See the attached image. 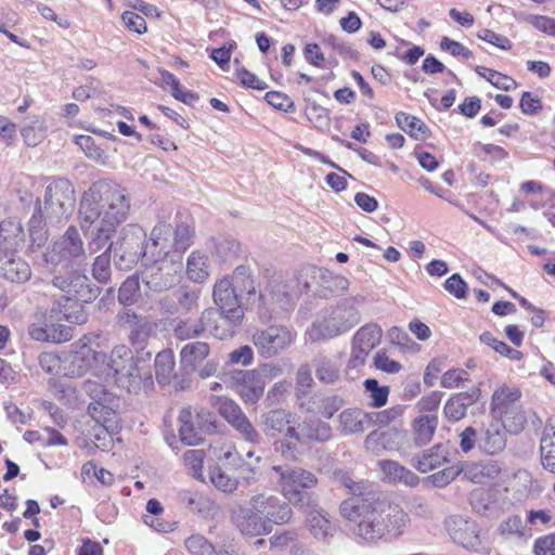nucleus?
<instances>
[{
  "mask_svg": "<svg viewBox=\"0 0 555 555\" xmlns=\"http://www.w3.org/2000/svg\"><path fill=\"white\" fill-rule=\"evenodd\" d=\"M131 210L128 190L113 180L93 182L80 196L77 210L78 224L83 233L91 231L88 248L90 254L104 247L112 250L115 263L121 270H129L143 260L146 232L134 223L124 225L116 241L113 235L124 223Z\"/></svg>",
  "mask_w": 555,
  "mask_h": 555,
  "instance_id": "1",
  "label": "nucleus"
},
{
  "mask_svg": "<svg viewBox=\"0 0 555 555\" xmlns=\"http://www.w3.org/2000/svg\"><path fill=\"white\" fill-rule=\"evenodd\" d=\"M348 487L352 495L341 503L340 512L354 535L375 541L403 533L409 517L402 508L382 501L372 487L359 482Z\"/></svg>",
  "mask_w": 555,
  "mask_h": 555,
  "instance_id": "2",
  "label": "nucleus"
},
{
  "mask_svg": "<svg viewBox=\"0 0 555 555\" xmlns=\"http://www.w3.org/2000/svg\"><path fill=\"white\" fill-rule=\"evenodd\" d=\"M293 509L287 501L268 493H257L248 501V506L233 504L230 518L235 527L246 535L257 537L271 532L272 525L287 524Z\"/></svg>",
  "mask_w": 555,
  "mask_h": 555,
  "instance_id": "3",
  "label": "nucleus"
},
{
  "mask_svg": "<svg viewBox=\"0 0 555 555\" xmlns=\"http://www.w3.org/2000/svg\"><path fill=\"white\" fill-rule=\"evenodd\" d=\"M195 236L194 221L190 216L176 220L175 224L160 221L150 234L151 243L146 245L143 256L157 259H180L191 247Z\"/></svg>",
  "mask_w": 555,
  "mask_h": 555,
  "instance_id": "4",
  "label": "nucleus"
},
{
  "mask_svg": "<svg viewBox=\"0 0 555 555\" xmlns=\"http://www.w3.org/2000/svg\"><path fill=\"white\" fill-rule=\"evenodd\" d=\"M107 375H112L116 385L128 392L138 393L145 383H152V375L143 362L133 357L125 345L113 348L106 363Z\"/></svg>",
  "mask_w": 555,
  "mask_h": 555,
  "instance_id": "5",
  "label": "nucleus"
},
{
  "mask_svg": "<svg viewBox=\"0 0 555 555\" xmlns=\"http://www.w3.org/2000/svg\"><path fill=\"white\" fill-rule=\"evenodd\" d=\"M272 470L276 474L279 491L289 504L310 505L313 499L306 490L317 486L314 474L301 467L281 465L273 466Z\"/></svg>",
  "mask_w": 555,
  "mask_h": 555,
  "instance_id": "6",
  "label": "nucleus"
},
{
  "mask_svg": "<svg viewBox=\"0 0 555 555\" xmlns=\"http://www.w3.org/2000/svg\"><path fill=\"white\" fill-rule=\"evenodd\" d=\"M42 208L50 224L68 221L76 204L74 184L66 178H56L48 183L43 194Z\"/></svg>",
  "mask_w": 555,
  "mask_h": 555,
  "instance_id": "7",
  "label": "nucleus"
},
{
  "mask_svg": "<svg viewBox=\"0 0 555 555\" xmlns=\"http://www.w3.org/2000/svg\"><path fill=\"white\" fill-rule=\"evenodd\" d=\"M212 299L220 311V317L227 323V327L220 328L216 325L209 330L210 333L219 339L232 337L234 328L244 317V311L242 308L243 302L228 281V276H223L215 283Z\"/></svg>",
  "mask_w": 555,
  "mask_h": 555,
  "instance_id": "8",
  "label": "nucleus"
},
{
  "mask_svg": "<svg viewBox=\"0 0 555 555\" xmlns=\"http://www.w3.org/2000/svg\"><path fill=\"white\" fill-rule=\"evenodd\" d=\"M181 271L180 259H157L152 256H143L140 274L142 282L151 291L163 292L179 283Z\"/></svg>",
  "mask_w": 555,
  "mask_h": 555,
  "instance_id": "9",
  "label": "nucleus"
},
{
  "mask_svg": "<svg viewBox=\"0 0 555 555\" xmlns=\"http://www.w3.org/2000/svg\"><path fill=\"white\" fill-rule=\"evenodd\" d=\"M296 334L284 325H270L257 330L251 341L260 357L270 359L279 356L295 341Z\"/></svg>",
  "mask_w": 555,
  "mask_h": 555,
  "instance_id": "10",
  "label": "nucleus"
},
{
  "mask_svg": "<svg viewBox=\"0 0 555 555\" xmlns=\"http://www.w3.org/2000/svg\"><path fill=\"white\" fill-rule=\"evenodd\" d=\"M400 414V408H392L382 413H366L361 409L349 408L338 415L337 429L343 435L361 434L370 428L376 420L380 423H389Z\"/></svg>",
  "mask_w": 555,
  "mask_h": 555,
  "instance_id": "11",
  "label": "nucleus"
},
{
  "mask_svg": "<svg viewBox=\"0 0 555 555\" xmlns=\"http://www.w3.org/2000/svg\"><path fill=\"white\" fill-rule=\"evenodd\" d=\"M210 346L206 341H191L180 350L181 367L186 373L197 372L202 378L216 374L218 363L209 359Z\"/></svg>",
  "mask_w": 555,
  "mask_h": 555,
  "instance_id": "12",
  "label": "nucleus"
},
{
  "mask_svg": "<svg viewBox=\"0 0 555 555\" xmlns=\"http://www.w3.org/2000/svg\"><path fill=\"white\" fill-rule=\"evenodd\" d=\"M212 404L224 420L234 427L245 441L259 444L262 440L260 434L253 426L241 406L232 399L218 397Z\"/></svg>",
  "mask_w": 555,
  "mask_h": 555,
  "instance_id": "13",
  "label": "nucleus"
},
{
  "mask_svg": "<svg viewBox=\"0 0 555 555\" xmlns=\"http://www.w3.org/2000/svg\"><path fill=\"white\" fill-rule=\"evenodd\" d=\"M80 339L74 346V350L69 356V373L72 375L81 376L88 371H102L106 367L108 356L106 353L94 350L88 343Z\"/></svg>",
  "mask_w": 555,
  "mask_h": 555,
  "instance_id": "14",
  "label": "nucleus"
},
{
  "mask_svg": "<svg viewBox=\"0 0 555 555\" xmlns=\"http://www.w3.org/2000/svg\"><path fill=\"white\" fill-rule=\"evenodd\" d=\"M382 334L380 326L374 323L359 328L352 339L349 365L357 367L364 364L370 352L380 343Z\"/></svg>",
  "mask_w": 555,
  "mask_h": 555,
  "instance_id": "15",
  "label": "nucleus"
},
{
  "mask_svg": "<svg viewBox=\"0 0 555 555\" xmlns=\"http://www.w3.org/2000/svg\"><path fill=\"white\" fill-rule=\"evenodd\" d=\"M230 379L232 388L244 403L254 404L263 396L266 387L256 370H235Z\"/></svg>",
  "mask_w": 555,
  "mask_h": 555,
  "instance_id": "16",
  "label": "nucleus"
},
{
  "mask_svg": "<svg viewBox=\"0 0 555 555\" xmlns=\"http://www.w3.org/2000/svg\"><path fill=\"white\" fill-rule=\"evenodd\" d=\"M447 527L452 540L464 548L477 552L482 547L480 529L475 521L456 516L447 521Z\"/></svg>",
  "mask_w": 555,
  "mask_h": 555,
  "instance_id": "17",
  "label": "nucleus"
},
{
  "mask_svg": "<svg viewBox=\"0 0 555 555\" xmlns=\"http://www.w3.org/2000/svg\"><path fill=\"white\" fill-rule=\"evenodd\" d=\"M288 438L301 444L310 442H326L332 438V427L328 423L310 417L304 420L295 428L288 430Z\"/></svg>",
  "mask_w": 555,
  "mask_h": 555,
  "instance_id": "18",
  "label": "nucleus"
},
{
  "mask_svg": "<svg viewBox=\"0 0 555 555\" xmlns=\"http://www.w3.org/2000/svg\"><path fill=\"white\" fill-rule=\"evenodd\" d=\"M33 275L29 263L15 254L0 255V279L12 284H24Z\"/></svg>",
  "mask_w": 555,
  "mask_h": 555,
  "instance_id": "19",
  "label": "nucleus"
},
{
  "mask_svg": "<svg viewBox=\"0 0 555 555\" xmlns=\"http://www.w3.org/2000/svg\"><path fill=\"white\" fill-rule=\"evenodd\" d=\"M83 255V241L79 231L75 225H69L64 235L54 243L51 251V260H54V256H57L61 261L70 260Z\"/></svg>",
  "mask_w": 555,
  "mask_h": 555,
  "instance_id": "20",
  "label": "nucleus"
},
{
  "mask_svg": "<svg viewBox=\"0 0 555 555\" xmlns=\"http://www.w3.org/2000/svg\"><path fill=\"white\" fill-rule=\"evenodd\" d=\"M450 450L447 444L437 443L411 459V465L420 473H428L450 463Z\"/></svg>",
  "mask_w": 555,
  "mask_h": 555,
  "instance_id": "21",
  "label": "nucleus"
},
{
  "mask_svg": "<svg viewBox=\"0 0 555 555\" xmlns=\"http://www.w3.org/2000/svg\"><path fill=\"white\" fill-rule=\"evenodd\" d=\"M521 391L517 387L502 385L498 387L491 397L490 415L496 418L507 412L522 406L520 404Z\"/></svg>",
  "mask_w": 555,
  "mask_h": 555,
  "instance_id": "22",
  "label": "nucleus"
},
{
  "mask_svg": "<svg viewBox=\"0 0 555 555\" xmlns=\"http://www.w3.org/2000/svg\"><path fill=\"white\" fill-rule=\"evenodd\" d=\"M507 435L508 433L492 418L482 429L478 438V448L482 453L488 455L501 454L506 448Z\"/></svg>",
  "mask_w": 555,
  "mask_h": 555,
  "instance_id": "23",
  "label": "nucleus"
},
{
  "mask_svg": "<svg viewBox=\"0 0 555 555\" xmlns=\"http://www.w3.org/2000/svg\"><path fill=\"white\" fill-rule=\"evenodd\" d=\"M306 506L309 508L307 511V525L310 533L319 541L328 542L336 531V527L330 519L328 514L320 508L314 500L310 505Z\"/></svg>",
  "mask_w": 555,
  "mask_h": 555,
  "instance_id": "24",
  "label": "nucleus"
},
{
  "mask_svg": "<svg viewBox=\"0 0 555 555\" xmlns=\"http://www.w3.org/2000/svg\"><path fill=\"white\" fill-rule=\"evenodd\" d=\"M261 425L268 437L284 435L288 438V430L295 428L294 415L285 409H273L262 414Z\"/></svg>",
  "mask_w": 555,
  "mask_h": 555,
  "instance_id": "25",
  "label": "nucleus"
},
{
  "mask_svg": "<svg viewBox=\"0 0 555 555\" xmlns=\"http://www.w3.org/2000/svg\"><path fill=\"white\" fill-rule=\"evenodd\" d=\"M118 322L129 330V339L132 345L142 346L150 335V322L131 310L118 313Z\"/></svg>",
  "mask_w": 555,
  "mask_h": 555,
  "instance_id": "26",
  "label": "nucleus"
},
{
  "mask_svg": "<svg viewBox=\"0 0 555 555\" xmlns=\"http://www.w3.org/2000/svg\"><path fill=\"white\" fill-rule=\"evenodd\" d=\"M439 424L437 414H421L411 423L413 443L418 447L427 446L434 438Z\"/></svg>",
  "mask_w": 555,
  "mask_h": 555,
  "instance_id": "27",
  "label": "nucleus"
},
{
  "mask_svg": "<svg viewBox=\"0 0 555 555\" xmlns=\"http://www.w3.org/2000/svg\"><path fill=\"white\" fill-rule=\"evenodd\" d=\"M378 467L383 474V479L389 482H402L410 487H415L420 482V478L416 474L396 461H378Z\"/></svg>",
  "mask_w": 555,
  "mask_h": 555,
  "instance_id": "28",
  "label": "nucleus"
},
{
  "mask_svg": "<svg viewBox=\"0 0 555 555\" xmlns=\"http://www.w3.org/2000/svg\"><path fill=\"white\" fill-rule=\"evenodd\" d=\"M24 242L25 232L18 218L10 217L0 223V246L17 249Z\"/></svg>",
  "mask_w": 555,
  "mask_h": 555,
  "instance_id": "29",
  "label": "nucleus"
},
{
  "mask_svg": "<svg viewBox=\"0 0 555 555\" xmlns=\"http://www.w3.org/2000/svg\"><path fill=\"white\" fill-rule=\"evenodd\" d=\"M216 314L217 312L214 309H206L202 312L199 320L195 323L180 321L173 330L176 338L180 340H188L201 336L206 331L208 322H210Z\"/></svg>",
  "mask_w": 555,
  "mask_h": 555,
  "instance_id": "30",
  "label": "nucleus"
},
{
  "mask_svg": "<svg viewBox=\"0 0 555 555\" xmlns=\"http://www.w3.org/2000/svg\"><path fill=\"white\" fill-rule=\"evenodd\" d=\"M540 462L542 467L555 474V425L547 422L540 439Z\"/></svg>",
  "mask_w": 555,
  "mask_h": 555,
  "instance_id": "31",
  "label": "nucleus"
},
{
  "mask_svg": "<svg viewBox=\"0 0 555 555\" xmlns=\"http://www.w3.org/2000/svg\"><path fill=\"white\" fill-rule=\"evenodd\" d=\"M179 436L182 442L189 446H196L203 441L202 434L204 430L197 428L194 422V415L192 409L183 408L179 413Z\"/></svg>",
  "mask_w": 555,
  "mask_h": 555,
  "instance_id": "32",
  "label": "nucleus"
},
{
  "mask_svg": "<svg viewBox=\"0 0 555 555\" xmlns=\"http://www.w3.org/2000/svg\"><path fill=\"white\" fill-rule=\"evenodd\" d=\"M42 203L40 198H37L35 205V211L29 219V237L31 244L41 247L48 240V232L44 229L47 224H50L46 212L42 211Z\"/></svg>",
  "mask_w": 555,
  "mask_h": 555,
  "instance_id": "33",
  "label": "nucleus"
},
{
  "mask_svg": "<svg viewBox=\"0 0 555 555\" xmlns=\"http://www.w3.org/2000/svg\"><path fill=\"white\" fill-rule=\"evenodd\" d=\"M99 287L91 285L86 275L74 272L68 300L88 304L94 300L99 296Z\"/></svg>",
  "mask_w": 555,
  "mask_h": 555,
  "instance_id": "34",
  "label": "nucleus"
},
{
  "mask_svg": "<svg viewBox=\"0 0 555 555\" xmlns=\"http://www.w3.org/2000/svg\"><path fill=\"white\" fill-rule=\"evenodd\" d=\"M346 332H348V325L345 323L336 325L330 317H326L320 322H314L307 331L306 335L309 340L319 341L333 338Z\"/></svg>",
  "mask_w": 555,
  "mask_h": 555,
  "instance_id": "35",
  "label": "nucleus"
},
{
  "mask_svg": "<svg viewBox=\"0 0 555 555\" xmlns=\"http://www.w3.org/2000/svg\"><path fill=\"white\" fill-rule=\"evenodd\" d=\"M186 275L194 283H203L209 276L208 257L199 251H192L186 260Z\"/></svg>",
  "mask_w": 555,
  "mask_h": 555,
  "instance_id": "36",
  "label": "nucleus"
},
{
  "mask_svg": "<svg viewBox=\"0 0 555 555\" xmlns=\"http://www.w3.org/2000/svg\"><path fill=\"white\" fill-rule=\"evenodd\" d=\"M227 276L231 286L242 301L245 297L255 294L254 280L247 267L240 266L233 271L231 275Z\"/></svg>",
  "mask_w": 555,
  "mask_h": 555,
  "instance_id": "37",
  "label": "nucleus"
},
{
  "mask_svg": "<svg viewBox=\"0 0 555 555\" xmlns=\"http://www.w3.org/2000/svg\"><path fill=\"white\" fill-rule=\"evenodd\" d=\"M175 354L170 349H164L155 358V376L158 384L167 385L176 376Z\"/></svg>",
  "mask_w": 555,
  "mask_h": 555,
  "instance_id": "38",
  "label": "nucleus"
},
{
  "mask_svg": "<svg viewBox=\"0 0 555 555\" xmlns=\"http://www.w3.org/2000/svg\"><path fill=\"white\" fill-rule=\"evenodd\" d=\"M502 472L498 462L474 463L467 466L465 463V477L475 483H482L485 479H496Z\"/></svg>",
  "mask_w": 555,
  "mask_h": 555,
  "instance_id": "39",
  "label": "nucleus"
},
{
  "mask_svg": "<svg viewBox=\"0 0 555 555\" xmlns=\"http://www.w3.org/2000/svg\"><path fill=\"white\" fill-rule=\"evenodd\" d=\"M476 401L473 395L461 392L451 397L443 406V413L450 421L456 422L466 415L467 408Z\"/></svg>",
  "mask_w": 555,
  "mask_h": 555,
  "instance_id": "40",
  "label": "nucleus"
},
{
  "mask_svg": "<svg viewBox=\"0 0 555 555\" xmlns=\"http://www.w3.org/2000/svg\"><path fill=\"white\" fill-rule=\"evenodd\" d=\"M395 119L399 128L416 140H424L429 135L428 127L415 116L399 112Z\"/></svg>",
  "mask_w": 555,
  "mask_h": 555,
  "instance_id": "41",
  "label": "nucleus"
},
{
  "mask_svg": "<svg viewBox=\"0 0 555 555\" xmlns=\"http://www.w3.org/2000/svg\"><path fill=\"white\" fill-rule=\"evenodd\" d=\"M179 314L193 313L199 308L201 291L189 285L180 286L175 291Z\"/></svg>",
  "mask_w": 555,
  "mask_h": 555,
  "instance_id": "42",
  "label": "nucleus"
},
{
  "mask_svg": "<svg viewBox=\"0 0 555 555\" xmlns=\"http://www.w3.org/2000/svg\"><path fill=\"white\" fill-rule=\"evenodd\" d=\"M313 366L317 378L324 384H333L340 375L339 365L325 356H318L313 359Z\"/></svg>",
  "mask_w": 555,
  "mask_h": 555,
  "instance_id": "43",
  "label": "nucleus"
},
{
  "mask_svg": "<svg viewBox=\"0 0 555 555\" xmlns=\"http://www.w3.org/2000/svg\"><path fill=\"white\" fill-rule=\"evenodd\" d=\"M207 248L211 255L221 260L230 259L240 251V243L231 237H211L207 242Z\"/></svg>",
  "mask_w": 555,
  "mask_h": 555,
  "instance_id": "44",
  "label": "nucleus"
},
{
  "mask_svg": "<svg viewBox=\"0 0 555 555\" xmlns=\"http://www.w3.org/2000/svg\"><path fill=\"white\" fill-rule=\"evenodd\" d=\"M493 420L496 421L502 426V428L509 435L520 434L521 431H524L528 423L527 415L522 406L517 408Z\"/></svg>",
  "mask_w": 555,
  "mask_h": 555,
  "instance_id": "45",
  "label": "nucleus"
},
{
  "mask_svg": "<svg viewBox=\"0 0 555 555\" xmlns=\"http://www.w3.org/2000/svg\"><path fill=\"white\" fill-rule=\"evenodd\" d=\"M106 403L107 401H96L90 402L88 405V414L96 424H99L100 434L95 436L96 440H101V435H104V440L106 438L111 440L105 424L111 420L113 410Z\"/></svg>",
  "mask_w": 555,
  "mask_h": 555,
  "instance_id": "46",
  "label": "nucleus"
},
{
  "mask_svg": "<svg viewBox=\"0 0 555 555\" xmlns=\"http://www.w3.org/2000/svg\"><path fill=\"white\" fill-rule=\"evenodd\" d=\"M476 73L489 81L492 86L504 91H511L517 88V82L507 75L501 74L494 69L483 66H477Z\"/></svg>",
  "mask_w": 555,
  "mask_h": 555,
  "instance_id": "47",
  "label": "nucleus"
},
{
  "mask_svg": "<svg viewBox=\"0 0 555 555\" xmlns=\"http://www.w3.org/2000/svg\"><path fill=\"white\" fill-rule=\"evenodd\" d=\"M28 334L29 336L38 341H66L70 339V335L67 331H65V334L63 333V330L60 332V337L55 336V328L54 326L49 325H42L38 323H31L28 326Z\"/></svg>",
  "mask_w": 555,
  "mask_h": 555,
  "instance_id": "48",
  "label": "nucleus"
},
{
  "mask_svg": "<svg viewBox=\"0 0 555 555\" xmlns=\"http://www.w3.org/2000/svg\"><path fill=\"white\" fill-rule=\"evenodd\" d=\"M365 392L369 393L370 404L373 408H382L388 401L389 387L380 386L374 378H367L363 383Z\"/></svg>",
  "mask_w": 555,
  "mask_h": 555,
  "instance_id": "49",
  "label": "nucleus"
},
{
  "mask_svg": "<svg viewBox=\"0 0 555 555\" xmlns=\"http://www.w3.org/2000/svg\"><path fill=\"white\" fill-rule=\"evenodd\" d=\"M465 475V464L450 465L428 476V481L435 487L443 488L451 483L460 474Z\"/></svg>",
  "mask_w": 555,
  "mask_h": 555,
  "instance_id": "50",
  "label": "nucleus"
},
{
  "mask_svg": "<svg viewBox=\"0 0 555 555\" xmlns=\"http://www.w3.org/2000/svg\"><path fill=\"white\" fill-rule=\"evenodd\" d=\"M209 479L219 491L224 493H232L238 487L237 478L231 477L220 467H212L210 469Z\"/></svg>",
  "mask_w": 555,
  "mask_h": 555,
  "instance_id": "51",
  "label": "nucleus"
},
{
  "mask_svg": "<svg viewBox=\"0 0 555 555\" xmlns=\"http://www.w3.org/2000/svg\"><path fill=\"white\" fill-rule=\"evenodd\" d=\"M103 253L99 255L93 262L92 274L100 283H106L111 276V253L104 247Z\"/></svg>",
  "mask_w": 555,
  "mask_h": 555,
  "instance_id": "52",
  "label": "nucleus"
},
{
  "mask_svg": "<svg viewBox=\"0 0 555 555\" xmlns=\"http://www.w3.org/2000/svg\"><path fill=\"white\" fill-rule=\"evenodd\" d=\"M20 132L27 146H37L46 137L44 128L38 119L22 127Z\"/></svg>",
  "mask_w": 555,
  "mask_h": 555,
  "instance_id": "53",
  "label": "nucleus"
},
{
  "mask_svg": "<svg viewBox=\"0 0 555 555\" xmlns=\"http://www.w3.org/2000/svg\"><path fill=\"white\" fill-rule=\"evenodd\" d=\"M205 456L204 450H189L183 454L184 463L195 479L203 480Z\"/></svg>",
  "mask_w": 555,
  "mask_h": 555,
  "instance_id": "54",
  "label": "nucleus"
},
{
  "mask_svg": "<svg viewBox=\"0 0 555 555\" xmlns=\"http://www.w3.org/2000/svg\"><path fill=\"white\" fill-rule=\"evenodd\" d=\"M75 143L83 151L87 157L95 162H103L104 151L100 149L92 137L81 134L75 137Z\"/></svg>",
  "mask_w": 555,
  "mask_h": 555,
  "instance_id": "55",
  "label": "nucleus"
},
{
  "mask_svg": "<svg viewBox=\"0 0 555 555\" xmlns=\"http://www.w3.org/2000/svg\"><path fill=\"white\" fill-rule=\"evenodd\" d=\"M498 530L505 539L525 537L522 520L518 515H513L504 519Z\"/></svg>",
  "mask_w": 555,
  "mask_h": 555,
  "instance_id": "56",
  "label": "nucleus"
},
{
  "mask_svg": "<svg viewBox=\"0 0 555 555\" xmlns=\"http://www.w3.org/2000/svg\"><path fill=\"white\" fill-rule=\"evenodd\" d=\"M140 293L139 279L135 276L128 278L119 287L118 300L122 305H131L135 301Z\"/></svg>",
  "mask_w": 555,
  "mask_h": 555,
  "instance_id": "57",
  "label": "nucleus"
},
{
  "mask_svg": "<svg viewBox=\"0 0 555 555\" xmlns=\"http://www.w3.org/2000/svg\"><path fill=\"white\" fill-rule=\"evenodd\" d=\"M469 380V374L464 369L448 370L441 377L440 385L447 389L463 387Z\"/></svg>",
  "mask_w": 555,
  "mask_h": 555,
  "instance_id": "58",
  "label": "nucleus"
},
{
  "mask_svg": "<svg viewBox=\"0 0 555 555\" xmlns=\"http://www.w3.org/2000/svg\"><path fill=\"white\" fill-rule=\"evenodd\" d=\"M181 499L193 512L204 513L211 506L210 500L198 492L184 491L181 493Z\"/></svg>",
  "mask_w": 555,
  "mask_h": 555,
  "instance_id": "59",
  "label": "nucleus"
},
{
  "mask_svg": "<svg viewBox=\"0 0 555 555\" xmlns=\"http://www.w3.org/2000/svg\"><path fill=\"white\" fill-rule=\"evenodd\" d=\"M185 547L193 555H215V548L203 535H191L185 540Z\"/></svg>",
  "mask_w": 555,
  "mask_h": 555,
  "instance_id": "60",
  "label": "nucleus"
},
{
  "mask_svg": "<svg viewBox=\"0 0 555 555\" xmlns=\"http://www.w3.org/2000/svg\"><path fill=\"white\" fill-rule=\"evenodd\" d=\"M234 64L236 65V76L243 86L256 90H264L268 87L267 83L260 80L255 74L248 72L244 67H241L237 59L234 60Z\"/></svg>",
  "mask_w": 555,
  "mask_h": 555,
  "instance_id": "61",
  "label": "nucleus"
},
{
  "mask_svg": "<svg viewBox=\"0 0 555 555\" xmlns=\"http://www.w3.org/2000/svg\"><path fill=\"white\" fill-rule=\"evenodd\" d=\"M474 153L478 157H481V155L485 154L494 162L503 160L508 156V153L502 146L495 144H482L479 142L474 144Z\"/></svg>",
  "mask_w": 555,
  "mask_h": 555,
  "instance_id": "62",
  "label": "nucleus"
},
{
  "mask_svg": "<svg viewBox=\"0 0 555 555\" xmlns=\"http://www.w3.org/2000/svg\"><path fill=\"white\" fill-rule=\"evenodd\" d=\"M255 359L254 350L251 347L244 345L231 351L228 356L229 364H240L242 366H248L253 364Z\"/></svg>",
  "mask_w": 555,
  "mask_h": 555,
  "instance_id": "63",
  "label": "nucleus"
},
{
  "mask_svg": "<svg viewBox=\"0 0 555 555\" xmlns=\"http://www.w3.org/2000/svg\"><path fill=\"white\" fill-rule=\"evenodd\" d=\"M535 555H555V533L543 535L535 540L533 546Z\"/></svg>",
  "mask_w": 555,
  "mask_h": 555,
  "instance_id": "64",
  "label": "nucleus"
}]
</instances>
